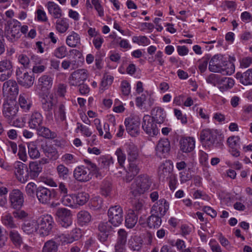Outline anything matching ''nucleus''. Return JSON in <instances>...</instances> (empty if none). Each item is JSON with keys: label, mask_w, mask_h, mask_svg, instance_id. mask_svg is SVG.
Segmentation results:
<instances>
[{"label": "nucleus", "mask_w": 252, "mask_h": 252, "mask_svg": "<svg viewBox=\"0 0 252 252\" xmlns=\"http://www.w3.org/2000/svg\"><path fill=\"white\" fill-rule=\"evenodd\" d=\"M208 69L212 72L230 75L235 71V65L233 63L228 62L223 55L217 54L211 58Z\"/></svg>", "instance_id": "nucleus-1"}, {"label": "nucleus", "mask_w": 252, "mask_h": 252, "mask_svg": "<svg viewBox=\"0 0 252 252\" xmlns=\"http://www.w3.org/2000/svg\"><path fill=\"white\" fill-rule=\"evenodd\" d=\"M21 23L18 20L11 19L6 21L4 26V33L7 40L11 43L17 41L21 36Z\"/></svg>", "instance_id": "nucleus-2"}, {"label": "nucleus", "mask_w": 252, "mask_h": 252, "mask_svg": "<svg viewBox=\"0 0 252 252\" xmlns=\"http://www.w3.org/2000/svg\"><path fill=\"white\" fill-rule=\"evenodd\" d=\"M152 181L147 175H141L137 177L131 185V192L135 196L144 193L148 190Z\"/></svg>", "instance_id": "nucleus-3"}, {"label": "nucleus", "mask_w": 252, "mask_h": 252, "mask_svg": "<svg viewBox=\"0 0 252 252\" xmlns=\"http://www.w3.org/2000/svg\"><path fill=\"white\" fill-rule=\"evenodd\" d=\"M39 234L41 236H48L51 232L54 225V220L51 215H43L39 218Z\"/></svg>", "instance_id": "nucleus-4"}, {"label": "nucleus", "mask_w": 252, "mask_h": 252, "mask_svg": "<svg viewBox=\"0 0 252 252\" xmlns=\"http://www.w3.org/2000/svg\"><path fill=\"white\" fill-rule=\"evenodd\" d=\"M39 101L41 108L44 111H52L57 103V99L52 93L49 91L39 94Z\"/></svg>", "instance_id": "nucleus-5"}, {"label": "nucleus", "mask_w": 252, "mask_h": 252, "mask_svg": "<svg viewBox=\"0 0 252 252\" xmlns=\"http://www.w3.org/2000/svg\"><path fill=\"white\" fill-rule=\"evenodd\" d=\"M18 111V106L14 101H8L3 104L2 114L9 124L16 118Z\"/></svg>", "instance_id": "nucleus-6"}, {"label": "nucleus", "mask_w": 252, "mask_h": 252, "mask_svg": "<svg viewBox=\"0 0 252 252\" xmlns=\"http://www.w3.org/2000/svg\"><path fill=\"white\" fill-rule=\"evenodd\" d=\"M109 221L114 226L120 225L123 221V212L119 205L111 207L108 211Z\"/></svg>", "instance_id": "nucleus-7"}, {"label": "nucleus", "mask_w": 252, "mask_h": 252, "mask_svg": "<svg viewBox=\"0 0 252 252\" xmlns=\"http://www.w3.org/2000/svg\"><path fill=\"white\" fill-rule=\"evenodd\" d=\"M56 216L59 224L64 228H67L71 225L72 219L71 211L65 208L57 209Z\"/></svg>", "instance_id": "nucleus-8"}, {"label": "nucleus", "mask_w": 252, "mask_h": 252, "mask_svg": "<svg viewBox=\"0 0 252 252\" xmlns=\"http://www.w3.org/2000/svg\"><path fill=\"white\" fill-rule=\"evenodd\" d=\"M10 207L13 209H21L24 205V195L18 189H13L9 194Z\"/></svg>", "instance_id": "nucleus-9"}, {"label": "nucleus", "mask_w": 252, "mask_h": 252, "mask_svg": "<svg viewBox=\"0 0 252 252\" xmlns=\"http://www.w3.org/2000/svg\"><path fill=\"white\" fill-rule=\"evenodd\" d=\"M16 78L18 83L26 88H30L34 83V78L26 71L24 68H17L16 71Z\"/></svg>", "instance_id": "nucleus-10"}, {"label": "nucleus", "mask_w": 252, "mask_h": 252, "mask_svg": "<svg viewBox=\"0 0 252 252\" xmlns=\"http://www.w3.org/2000/svg\"><path fill=\"white\" fill-rule=\"evenodd\" d=\"M56 196L57 193L54 189H49L42 186L38 187L36 197L41 203L48 204Z\"/></svg>", "instance_id": "nucleus-11"}, {"label": "nucleus", "mask_w": 252, "mask_h": 252, "mask_svg": "<svg viewBox=\"0 0 252 252\" xmlns=\"http://www.w3.org/2000/svg\"><path fill=\"white\" fill-rule=\"evenodd\" d=\"M89 76L88 71L87 69H78L70 74L69 77V83L71 86H76L84 82Z\"/></svg>", "instance_id": "nucleus-12"}, {"label": "nucleus", "mask_w": 252, "mask_h": 252, "mask_svg": "<svg viewBox=\"0 0 252 252\" xmlns=\"http://www.w3.org/2000/svg\"><path fill=\"white\" fill-rule=\"evenodd\" d=\"M13 72L12 62L8 60L0 61V81H4L10 78Z\"/></svg>", "instance_id": "nucleus-13"}, {"label": "nucleus", "mask_w": 252, "mask_h": 252, "mask_svg": "<svg viewBox=\"0 0 252 252\" xmlns=\"http://www.w3.org/2000/svg\"><path fill=\"white\" fill-rule=\"evenodd\" d=\"M15 173L18 180L22 183L27 182L29 179L28 168L26 164L21 161L14 163Z\"/></svg>", "instance_id": "nucleus-14"}, {"label": "nucleus", "mask_w": 252, "mask_h": 252, "mask_svg": "<svg viewBox=\"0 0 252 252\" xmlns=\"http://www.w3.org/2000/svg\"><path fill=\"white\" fill-rule=\"evenodd\" d=\"M149 115H145L143 119L142 128L151 136L157 135L159 132L156 125Z\"/></svg>", "instance_id": "nucleus-15"}, {"label": "nucleus", "mask_w": 252, "mask_h": 252, "mask_svg": "<svg viewBox=\"0 0 252 252\" xmlns=\"http://www.w3.org/2000/svg\"><path fill=\"white\" fill-rule=\"evenodd\" d=\"M217 138L216 133L213 130L210 129H203L200 134L201 142L209 147L214 145Z\"/></svg>", "instance_id": "nucleus-16"}, {"label": "nucleus", "mask_w": 252, "mask_h": 252, "mask_svg": "<svg viewBox=\"0 0 252 252\" xmlns=\"http://www.w3.org/2000/svg\"><path fill=\"white\" fill-rule=\"evenodd\" d=\"M38 221L33 218L28 219L21 224V228L23 231L28 235L34 234L38 229Z\"/></svg>", "instance_id": "nucleus-17"}, {"label": "nucleus", "mask_w": 252, "mask_h": 252, "mask_svg": "<svg viewBox=\"0 0 252 252\" xmlns=\"http://www.w3.org/2000/svg\"><path fill=\"white\" fill-rule=\"evenodd\" d=\"M125 124L127 132L131 136L135 137L139 134L140 122L138 118H127Z\"/></svg>", "instance_id": "nucleus-18"}, {"label": "nucleus", "mask_w": 252, "mask_h": 252, "mask_svg": "<svg viewBox=\"0 0 252 252\" xmlns=\"http://www.w3.org/2000/svg\"><path fill=\"white\" fill-rule=\"evenodd\" d=\"M169 208V203L165 199H161L153 205L151 213L162 217L165 215Z\"/></svg>", "instance_id": "nucleus-19"}, {"label": "nucleus", "mask_w": 252, "mask_h": 252, "mask_svg": "<svg viewBox=\"0 0 252 252\" xmlns=\"http://www.w3.org/2000/svg\"><path fill=\"white\" fill-rule=\"evenodd\" d=\"M74 178L81 182H86L92 178L90 171L85 165H80L76 167L73 171Z\"/></svg>", "instance_id": "nucleus-20"}, {"label": "nucleus", "mask_w": 252, "mask_h": 252, "mask_svg": "<svg viewBox=\"0 0 252 252\" xmlns=\"http://www.w3.org/2000/svg\"><path fill=\"white\" fill-rule=\"evenodd\" d=\"M173 164L170 161H165L163 162L158 167V175L160 180L164 181L165 178H168L172 173Z\"/></svg>", "instance_id": "nucleus-21"}, {"label": "nucleus", "mask_w": 252, "mask_h": 252, "mask_svg": "<svg viewBox=\"0 0 252 252\" xmlns=\"http://www.w3.org/2000/svg\"><path fill=\"white\" fill-rule=\"evenodd\" d=\"M111 222L108 221H101L98 225L99 231L98 237L101 242H105L107 240L110 231L112 227Z\"/></svg>", "instance_id": "nucleus-22"}, {"label": "nucleus", "mask_w": 252, "mask_h": 252, "mask_svg": "<svg viewBox=\"0 0 252 252\" xmlns=\"http://www.w3.org/2000/svg\"><path fill=\"white\" fill-rule=\"evenodd\" d=\"M170 149V142L167 138L159 140L156 148V154L158 156L165 158Z\"/></svg>", "instance_id": "nucleus-23"}, {"label": "nucleus", "mask_w": 252, "mask_h": 252, "mask_svg": "<svg viewBox=\"0 0 252 252\" xmlns=\"http://www.w3.org/2000/svg\"><path fill=\"white\" fill-rule=\"evenodd\" d=\"M3 93L7 95H17L18 94V86L16 82L13 80H9L5 82L2 86Z\"/></svg>", "instance_id": "nucleus-24"}, {"label": "nucleus", "mask_w": 252, "mask_h": 252, "mask_svg": "<svg viewBox=\"0 0 252 252\" xmlns=\"http://www.w3.org/2000/svg\"><path fill=\"white\" fill-rule=\"evenodd\" d=\"M124 146L127 155L128 160L129 162H133L136 160L139 156L137 146L132 142L126 143Z\"/></svg>", "instance_id": "nucleus-25"}, {"label": "nucleus", "mask_w": 252, "mask_h": 252, "mask_svg": "<svg viewBox=\"0 0 252 252\" xmlns=\"http://www.w3.org/2000/svg\"><path fill=\"white\" fill-rule=\"evenodd\" d=\"M195 143L192 137L183 138L180 141V150L184 153H190L194 149Z\"/></svg>", "instance_id": "nucleus-26"}, {"label": "nucleus", "mask_w": 252, "mask_h": 252, "mask_svg": "<svg viewBox=\"0 0 252 252\" xmlns=\"http://www.w3.org/2000/svg\"><path fill=\"white\" fill-rule=\"evenodd\" d=\"M29 177L31 179H36L41 172L42 167L39 161H31L29 163Z\"/></svg>", "instance_id": "nucleus-27"}, {"label": "nucleus", "mask_w": 252, "mask_h": 252, "mask_svg": "<svg viewBox=\"0 0 252 252\" xmlns=\"http://www.w3.org/2000/svg\"><path fill=\"white\" fill-rule=\"evenodd\" d=\"M52 84L53 79L49 75H44L38 79V88L42 92L48 91Z\"/></svg>", "instance_id": "nucleus-28"}, {"label": "nucleus", "mask_w": 252, "mask_h": 252, "mask_svg": "<svg viewBox=\"0 0 252 252\" xmlns=\"http://www.w3.org/2000/svg\"><path fill=\"white\" fill-rule=\"evenodd\" d=\"M43 117L40 113L35 111L31 115L28 124L32 129H36L42 124Z\"/></svg>", "instance_id": "nucleus-29"}, {"label": "nucleus", "mask_w": 252, "mask_h": 252, "mask_svg": "<svg viewBox=\"0 0 252 252\" xmlns=\"http://www.w3.org/2000/svg\"><path fill=\"white\" fill-rule=\"evenodd\" d=\"M151 114V119L157 123L161 124L164 122L166 114L163 108L159 107H155L152 110Z\"/></svg>", "instance_id": "nucleus-30"}, {"label": "nucleus", "mask_w": 252, "mask_h": 252, "mask_svg": "<svg viewBox=\"0 0 252 252\" xmlns=\"http://www.w3.org/2000/svg\"><path fill=\"white\" fill-rule=\"evenodd\" d=\"M143 241L138 236H131L128 239L127 246L132 251H140L143 246Z\"/></svg>", "instance_id": "nucleus-31"}, {"label": "nucleus", "mask_w": 252, "mask_h": 252, "mask_svg": "<svg viewBox=\"0 0 252 252\" xmlns=\"http://www.w3.org/2000/svg\"><path fill=\"white\" fill-rule=\"evenodd\" d=\"M236 78L239 79L240 83L244 85H252V69H249L243 73L237 72L236 74Z\"/></svg>", "instance_id": "nucleus-32"}, {"label": "nucleus", "mask_w": 252, "mask_h": 252, "mask_svg": "<svg viewBox=\"0 0 252 252\" xmlns=\"http://www.w3.org/2000/svg\"><path fill=\"white\" fill-rule=\"evenodd\" d=\"M66 106L64 103H60L54 111V117L57 122L66 121Z\"/></svg>", "instance_id": "nucleus-33"}, {"label": "nucleus", "mask_w": 252, "mask_h": 252, "mask_svg": "<svg viewBox=\"0 0 252 252\" xmlns=\"http://www.w3.org/2000/svg\"><path fill=\"white\" fill-rule=\"evenodd\" d=\"M14 219L12 214L8 213L1 217V220L3 225L7 228L15 229L18 227V223L16 222Z\"/></svg>", "instance_id": "nucleus-34"}, {"label": "nucleus", "mask_w": 252, "mask_h": 252, "mask_svg": "<svg viewBox=\"0 0 252 252\" xmlns=\"http://www.w3.org/2000/svg\"><path fill=\"white\" fill-rule=\"evenodd\" d=\"M49 13L56 19H59L62 16V11L60 7L53 1H49L47 4Z\"/></svg>", "instance_id": "nucleus-35"}, {"label": "nucleus", "mask_w": 252, "mask_h": 252, "mask_svg": "<svg viewBox=\"0 0 252 252\" xmlns=\"http://www.w3.org/2000/svg\"><path fill=\"white\" fill-rule=\"evenodd\" d=\"M77 222L81 226L88 224L92 220V216L87 211L81 210L77 214Z\"/></svg>", "instance_id": "nucleus-36"}, {"label": "nucleus", "mask_w": 252, "mask_h": 252, "mask_svg": "<svg viewBox=\"0 0 252 252\" xmlns=\"http://www.w3.org/2000/svg\"><path fill=\"white\" fill-rule=\"evenodd\" d=\"M234 85V80L229 77H221L219 82L218 88L221 92L225 91L232 88Z\"/></svg>", "instance_id": "nucleus-37"}, {"label": "nucleus", "mask_w": 252, "mask_h": 252, "mask_svg": "<svg viewBox=\"0 0 252 252\" xmlns=\"http://www.w3.org/2000/svg\"><path fill=\"white\" fill-rule=\"evenodd\" d=\"M8 235L10 240L16 247H20L23 243V238L19 232L13 229L9 231Z\"/></svg>", "instance_id": "nucleus-38"}, {"label": "nucleus", "mask_w": 252, "mask_h": 252, "mask_svg": "<svg viewBox=\"0 0 252 252\" xmlns=\"http://www.w3.org/2000/svg\"><path fill=\"white\" fill-rule=\"evenodd\" d=\"M128 170L126 176V181L130 182L134 177L139 173L140 168L134 163L130 162Z\"/></svg>", "instance_id": "nucleus-39"}, {"label": "nucleus", "mask_w": 252, "mask_h": 252, "mask_svg": "<svg viewBox=\"0 0 252 252\" xmlns=\"http://www.w3.org/2000/svg\"><path fill=\"white\" fill-rule=\"evenodd\" d=\"M37 134L46 138L54 139L57 137L55 132L51 131L48 128L41 126L36 129Z\"/></svg>", "instance_id": "nucleus-40"}, {"label": "nucleus", "mask_w": 252, "mask_h": 252, "mask_svg": "<svg viewBox=\"0 0 252 252\" xmlns=\"http://www.w3.org/2000/svg\"><path fill=\"white\" fill-rule=\"evenodd\" d=\"M138 220L137 215L133 210H129L126 217V225L128 228H132L136 224Z\"/></svg>", "instance_id": "nucleus-41"}, {"label": "nucleus", "mask_w": 252, "mask_h": 252, "mask_svg": "<svg viewBox=\"0 0 252 252\" xmlns=\"http://www.w3.org/2000/svg\"><path fill=\"white\" fill-rule=\"evenodd\" d=\"M161 217L154 215L151 213V215L148 218L147 224L150 228H158L161 224Z\"/></svg>", "instance_id": "nucleus-42"}, {"label": "nucleus", "mask_w": 252, "mask_h": 252, "mask_svg": "<svg viewBox=\"0 0 252 252\" xmlns=\"http://www.w3.org/2000/svg\"><path fill=\"white\" fill-rule=\"evenodd\" d=\"M15 210L12 212V214L16 220L24 222L28 219H29L30 215L27 212L20 209Z\"/></svg>", "instance_id": "nucleus-43"}, {"label": "nucleus", "mask_w": 252, "mask_h": 252, "mask_svg": "<svg viewBox=\"0 0 252 252\" xmlns=\"http://www.w3.org/2000/svg\"><path fill=\"white\" fill-rule=\"evenodd\" d=\"M69 28L68 19L59 18L56 23V29L60 33L65 32Z\"/></svg>", "instance_id": "nucleus-44"}, {"label": "nucleus", "mask_w": 252, "mask_h": 252, "mask_svg": "<svg viewBox=\"0 0 252 252\" xmlns=\"http://www.w3.org/2000/svg\"><path fill=\"white\" fill-rule=\"evenodd\" d=\"M28 154L32 159H37L40 157V152L36 144L31 142L28 144Z\"/></svg>", "instance_id": "nucleus-45"}, {"label": "nucleus", "mask_w": 252, "mask_h": 252, "mask_svg": "<svg viewBox=\"0 0 252 252\" xmlns=\"http://www.w3.org/2000/svg\"><path fill=\"white\" fill-rule=\"evenodd\" d=\"M113 80L114 77L113 76L107 74H104L99 87L100 92L102 93L107 89L108 86L112 84Z\"/></svg>", "instance_id": "nucleus-46"}, {"label": "nucleus", "mask_w": 252, "mask_h": 252, "mask_svg": "<svg viewBox=\"0 0 252 252\" xmlns=\"http://www.w3.org/2000/svg\"><path fill=\"white\" fill-rule=\"evenodd\" d=\"M74 200L75 205H83L87 202L89 199L90 196L88 193L85 192H78L74 194Z\"/></svg>", "instance_id": "nucleus-47"}, {"label": "nucleus", "mask_w": 252, "mask_h": 252, "mask_svg": "<svg viewBox=\"0 0 252 252\" xmlns=\"http://www.w3.org/2000/svg\"><path fill=\"white\" fill-rule=\"evenodd\" d=\"M58 244L53 240L46 241L42 248V252H58Z\"/></svg>", "instance_id": "nucleus-48"}, {"label": "nucleus", "mask_w": 252, "mask_h": 252, "mask_svg": "<svg viewBox=\"0 0 252 252\" xmlns=\"http://www.w3.org/2000/svg\"><path fill=\"white\" fill-rule=\"evenodd\" d=\"M66 43L69 47H76L80 43V38L79 35L77 33L72 32L70 35L67 37Z\"/></svg>", "instance_id": "nucleus-49"}, {"label": "nucleus", "mask_w": 252, "mask_h": 252, "mask_svg": "<svg viewBox=\"0 0 252 252\" xmlns=\"http://www.w3.org/2000/svg\"><path fill=\"white\" fill-rule=\"evenodd\" d=\"M19 103L21 108L25 111L29 110L32 105L31 101L28 99V95L25 94L20 95Z\"/></svg>", "instance_id": "nucleus-50"}, {"label": "nucleus", "mask_w": 252, "mask_h": 252, "mask_svg": "<svg viewBox=\"0 0 252 252\" xmlns=\"http://www.w3.org/2000/svg\"><path fill=\"white\" fill-rule=\"evenodd\" d=\"M59 178L63 180H66L69 175V170L64 165L59 164L56 168Z\"/></svg>", "instance_id": "nucleus-51"}, {"label": "nucleus", "mask_w": 252, "mask_h": 252, "mask_svg": "<svg viewBox=\"0 0 252 252\" xmlns=\"http://www.w3.org/2000/svg\"><path fill=\"white\" fill-rule=\"evenodd\" d=\"M74 197V194H67L64 196H62L61 201L63 205L74 208L76 207V205Z\"/></svg>", "instance_id": "nucleus-52"}, {"label": "nucleus", "mask_w": 252, "mask_h": 252, "mask_svg": "<svg viewBox=\"0 0 252 252\" xmlns=\"http://www.w3.org/2000/svg\"><path fill=\"white\" fill-rule=\"evenodd\" d=\"M54 239L58 245L60 244L63 245L65 243H71L75 240L72 237H67L63 234L56 235Z\"/></svg>", "instance_id": "nucleus-53"}, {"label": "nucleus", "mask_w": 252, "mask_h": 252, "mask_svg": "<svg viewBox=\"0 0 252 252\" xmlns=\"http://www.w3.org/2000/svg\"><path fill=\"white\" fill-rule=\"evenodd\" d=\"M111 190V183L108 181L104 180L101 185V194L103 196H108L110 194Z\"/></svg>", "instance_id": "nucleus-54"}, {"label": "nucleus", "mask_w": 252, "mask_h": 252, "mask_svg": "<svg viewBox=\"0 0 252 252\" xmlns=\"http://www.w3.org/2000/svg\"><path fill=\"white\" fill-rule=\"evenodd\" d=\"M221 78V76L220 75L212 73L206 77V81L207 83L218 87Z\"/></svg>", "instance_id": "nucleus-55"}, {"label": "nucleus", "mask_w": 252, "mask_h": 252, "mask_svg": "<svg viewBox=\"0 0 252 252\" xmlns=\"http://www.w3.org/2000/svg\"><path fill=\"white\" fill-rule=\"evenodd\" d=\"M37 190H38V187L37 188L36 185L32 182L28 183L26 187V193L31 197H34L35 195L36 196Z\"/></svg>", "instance_id": "nucleus-56"}, {"label": "nucleus", "mask_w": 252, "mask_h": 252, "mask_svg": "<svg viewBox=\"0 0 252 252\" xmlns=\"http://www.w3.org/2000/svg\"><path fill=\"white\" fill-rule=\"evenodd\" d=\"M53 54L57 58L63 59L67 55V48L64 45L59 47L54 50Z\"/></svg>", "instance_id": "nucleus-57"}, {"label": "nucleus", "mask_w": 252, "mask_h": 252, "mask_svg": "<svg viewBox=\"0 0 252 252\" xmlns=\"http://www.w3.org/2000/svg\"><path fill=\"white\" fill-rule=\"evenodd\" d=\"M240 141V138L238 136H232L229 137L227 140V143L231 149L235 148Z\"/></svg>", "instance_id": "nucleus-58"}, {"label": "nucleus", "mask_w": 252, "mask_h": 252, "mask_svg": "<svg viewBox=\"0 0 252 252\" xmlns=\"http://www.w3.org/2000/svg\"><path fill=\"white\" fill-rule=\"evenodd\" d=\"M127 240V233L123 229H120L118 232L117 242L126 244Z\"/></svg>", "instance_id": "nucleus-59"}, {"label": "nucleus", "mask_w": 252, "mask_h": 252, "mask_svg": "<svg viewBox=\"0 0 252 252\" xmlns=\"http://www.w3.org/2000/svg\"><path fill=\"white\" fill-rule=\"evenodd\" d=\"M115 155L117 156L118 163L121 166H123L126 159V155L124 153L121 149H118L115 152Z\"/></svg>", "instance_id": "nucleus-60"}, {"label": "nucleus", "mask_w": 252, "mask_h": 252, "mask_svg": "<svg viewBox=\"0 0 252 252\" xmlns=\"http://www.w3.org/2000/svg\"><path fill=\"white\" fill-rule=\"evenodd\" d=\"M121 89L123 95L127 96L130 93V85L126 81H123L121 84Z\"/></svg>", "instance_id": "nucleus-61"}, {"label": "nucleus", "mask_w": 252, "mask_h": 252, "mask_svg": "<svg viewBox=\"0 0 252 252\" xmlns=\"http://www.w3.org/2000/svg\"><path fill=\"white\" fill-rule=\"evenodd\" d=\"M62 161L66 165H69L76 161L74 156L70 154H65L62 157Z\"/></svg>", "instance_id": "nucleus-62"}, {"label": "nucleus", "mask_w": 252, "mask_h": 252, "mask_svg": "<svg viewBox=\"0 0 252 252\" xmlns=\"http://www.w3.org/2000/svg\"><path fill=\"white\" fill-rule=\"evenodd\" d=\"M179 178L180 182L182 184L189 181L191 178V175L189 171L186 170L182 171L179 173Z\"/></svg>", "instance_id": "nucleus-63"}, {"label": "nucleus", "mask_w": 252, "mask_h": 252, "mask_svg": "<svg viewBox=\"0 0 252 252\" xmlns=\"http://www.w3.org/2000/svg\"><path fill=\"white\" fill-rule=\"evenodd\" d=\"M45 153L46 156L52 160H56L59 157V155L57 150L51 148L46 150Z\"/></svg>", "instance_id": "nucleus-64"}]
</instances>
